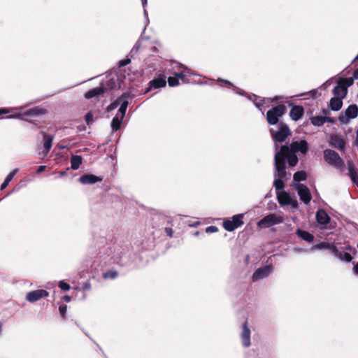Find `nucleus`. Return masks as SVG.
<instances>
[{
	"mask_svg": "<svg viewBox=\"0 0 358 358\" xmlns=\"http://www.w3.org/2000/svg\"><path fill=\"white\" fill-rule=\"evenodd\" d=\"M308 150L309 145L306 140L293 141L289 145H282L280 149L276 151L274 161H276L280 170L282 168L283 164H286L287 160L289 165L293 167L299 162L296 153L305 155L308 152Z\"/></svg>",
	"mask_w": 358,
	"mask_h": 358,
	"instance_id": "nucleus-1",
	"label": "nucleus"
},
{
	"mask_svg": "<svg viewBox=\"0 0 358 358\" xmlns=\"http://www.w3.org/2000/svg\"><path fill=\"white\" fill-rule=\"evenodd\" d=\"M320 248H327L331 250L333 255L347 262H350L353 256L357 253V250L350 245L345 246L343 250H338L335 245L329 243H322L317 246Z\"/></svg>",
	"mask_w": 358,
	"mask_h": 358,
	"instance_id": "nucleus-2",
	"label": "nucleus"
},
{
	"mask_svg": "<svg viewBox=\"0 0 358 358\" xmlns=\"http://www.w3.org/2000/svg\"><path fill=\"white\" fill-rule=\"evenodd\" d=\"M273 140L275 142V150L278 148L276 143H282L291 135L290 129L287 124L280 122L277 126V129L271 128L269 129Z\"/></svg>",
	"mask_w": 358,
	"mask_h": 358,
	"instance_id": "nucleus-3",
	"label": "nucleus"
},
{
	"mask_svg": "<svg viewBox=\"0 0 358 358\" xmlns=\"http://www.w3.org/2000/svg\"><path fill=\"white\" fill-rule=\"evenodd\" d=\"M286 112V106L283 104H280L271 108L266 113V120L269 124L276 125L281 122L280 118L284 115Z\"/></svg>",
	"mask_w": 358,
	"mask_h": 358,
	"instance_id": "nucleus-4",
	"label": "nucleus"
},
{
	"mask_svg": "<svg viewBox=\"0 0 358 358\" xmlns=\"http://www.w3.org/2000/svg\"><path fill=\"white\" fill-rule=\"evenodd\" d=\"M324 160L331 166L337 168L343 169L344 167V162L341 158L337 152L334 150L327 149L324 151Z\"/></svg>",
	"mask_w": 358,
	"mask_h": 358,
	"instance_id": "nucleus-5",
	"label": "nucleus"
},
{
	"mask_svg": "<svg viewBox=\"0 0 358 358\" xmlns=\"http://www.w3.org/2000/svg\"><path fill=\"white\" fill-rule=\"evenodd\" d=\"M286 164H283V166L280 171L278 164H276V161H275V180L273 182V186L277 190L282 189L285 187L283 179L286 178Z\"/></svg>",
	"mask_w": 358,
	"mask_h": 358,
	"instance_id": "nucleus-6",
	"label": "nucleus"
},
{
	"mask_svg": "<svg viewBox=\"0 0 358 358\" xmlns=\"http://www.w3.org/2000/svg\"><path fill=\"white\" fill-rule=\"evenodd\" d=\"M283 217L275 213H271L257 222V226L259 227L268 228L271 226L280 224L283 222Z\"/></svg>",
	"mask_w": 358,
	"mask_h": 358,
	"instance_id": "nucleus-7",
	"label": "nucleus"
},
{
	"mask_svg": "<svg viewBox=\"0 0 358 358\" xmlns=\"http://www.w3.org/2000/svg\"><path fill=\"white\" fill-rule=\"evenodd\" d=\"M358 115V106L356 104L350 105L344 113H341L338 120L341 123L345 124L349 122L350 119H354Z\"/></svg>",
	"mask_w": 358,
	"mask_h": 358,
	"instance_id": "nucleus-8",
	"label": "nucleus"
},
{
	"mask_svg": "<svg viewBox=\"0 0 358 358\" xmlns=\"http://www.w3.org/2000/svg\"><path fill=\"white\" fill-rule=\"evenodd\" d=\"M294 189L297 191L300 200L305 204H308L311 199L312 196L308 187L301 183L294 185Z\"/></svg>",
	"mask_w": 358,
	"mask_h": 358,
	"instance_id": "nucleus-9",
	"label": "nucleus"
},
{
	"mask_svg": "<svg viewBox=\"0 0 358 358\" xmlns=\"http://www.w3.org/2000/svg\"><path fill=\"white\" fill-rule=\"evenodd\" d=\"M243 224V215H236L232 217L231 220H227L223 222V227L228 231H233Z\"/></svg>",
	"mask_w": 358,
	"mask_h": 358,
	"instance_id": "nucleus-10",
	"label": "nucleus"
},
{
	"mask_svg": "<svg viewBox=\"0 0 358 358\" xmlns=\"http://www.w3.org/2000/svg\"><path fill=\"white\" fill-rule=\"evenodd\" d=\"M49 293L45 289H36L29 292L26 295V299L31 302L34 303L42 298L47 297Z\"/></svg>",
	"mask_w": 358,
	"mask_h": 358,
	"instance_id": "nucleus-11",
	"label": "nucleus"
},
{
	"mask_svg": "<svg viewBox=\"0 0 358 358\" xmlns=\"http://www.w3.org/2000/svg\"><path fill=\"white\" fill-rule=\"evenodd\" d=\"M103 180V178L101 176H96L93 174H85L80 177L79 181L83 185L94 184L97 182Z\"/></svg>",
	"mask_w": 358,
	"mask_h": 358,
	"instance_id": "nucleus-12",
	"label": "nucleus"
},
{
	"mask_svg": "<svg viewBox=\"0 0 358 358\" xmlns=\"http://www.w3.org/2000/svg\"><path fill=\"white\" fill-rule=\"evenodd\" d=\"M271 270H272V268L269 266H266L258 268L257 270H256L255 271V273L252 275L253 281H256L259 279L267 277L271 272Z\"/></svg>",
	"mask_w": 358,
	"mask_h": 358,
	"instance_id": "nucleus-13",
	"label": "nucleus"
},
{
	"mask_svg": "<svg viewBox=\"0 0 358 358\" xmlns=\"http://www.w3.org/2000/svg\"><path fill=\"white\" fill-rule=\"evenodd\" d=\"M242 343L244 347H249L250 343V330L248 327V322L245 321L243 324V331L241 335Z\"/></svg>",
	"mask_w": 358,
	"mask_h": 358,
	"instance_id": "nucleus-14",
	"label": "nucleus"
},
{
	"mask_svg": "<svg viewBox=\"0 0 358 358\" xmlns=\"http://www.w3.org/2000/svg\"><path fill=\"white\" fill-rule=\"evenodd\" d=\"M166 77L164 75H160L158 78L153 79L150 82V86L148 89V91L151 89H157L160 87H164L166 85Z\"/></svg>",
	"mask_w": 358,
	"mask_h": 358,
	"instance_id": "nucleus-15",
	"label": "nucleus"
},
{
	"mask_svg": "<svg viewBox=\"0 0 358 358\" xmlns=\"http://www.w3.org/2000/svg\"><path fill=\"white\" fill-rule=\"evenodd\" d=\"M330 143L334 148L339 150L340 151H345V143L341 137L337 135L331 136Z\"/></svg>",
	"mask_w": 358,
	"mask_h": 358,
	"instance_id": "nucleus-16",
	"label": "nucleus"
},
{
	"mask_svg": "<svg viewBox=\"0 0 358 358\" xmlns=\"http://www.w3.org/2000/svg\"><path fill=\"white\" fill-rule=\"evenodd\" d=\"M316 220L319 224L326 225L330 221V217L323 209H319L316 213Z\"/></svg>",
	"mask_w": 358,
	"mask_h": 358,
	"instance_id": "nucleus-17",
	"label": "nucleus"
},
{
	"mask_svg": "<svg viewBox=\"0 0 358 358\" xmlns=\"http://www.w3.org/2000/svg\"><path fill=\"white\" fill-rule=\"evenodd\" d=\"M303 113L304 110L302 106H294L290 110L289 116L292 120L297 121L302 117Z\"/></svg>",
	"mask_w": 358,
	"mask_h": 358,
	"instance_id": "nucleus-18",
	"label": "nucleus"
},
{
	"mask_svg": "<svg viewBox=\"0 0 358 358\" xmlns=\"http://www.w3.org/2000/svg\"><path fill=\"white\" fill-rule=\"evenodd\" d=\"M46 113V110L39 107L36 106L32 108H30L27 110L24 113V115L25 116H32V117H38L40 115H44Z\"/></svg>",
	"mask_w": 358,
	"mask_h": 358,
	"instance_id": "nucleus-19",
	"label": "nucleus"
},
{
	"mask_svg": "<svg viewBox=\"0 0 358 358\" xmlns=\"http://www.w3.org/2000/svg\"><path fill=\"white\" fill-rule=\"evenodd\" d=\"M348 176L351 178L352 182L358 185V176L356 168L352 162H348Z\"/></svg>",
	"mask_w": 358,
	"mask_h": 358,
	"instance_id": "nucleus-20",
	"label": "nucleus"
},
{
	"mask_svg": "<svg viewBox=\"0 0 358 358\" xmlns=\"http://www.w3.org/2000/svg\"><path fill=\"white\" fill-rule=\"evenodd\" d=\"M43 136V146L45 148V154L44 155H47V154L50 152L51 147H52V143L53 141V136L49 134H47L44 131L41 132Z\"/></svg>",
	"mask_w": 358,
	"mask_h": 358,
	"instance_id": "nucleus-21",
	"label": "nucleus"
},
{
	"mask_svg": "<svg viewBox=\"0 0 358 358\" xmlns=\"http://www.w3.org/2000/svg\"><path fill=\"white\" fill-rule=\"evenodd\" d=\"M128 100L125 94L121 96V102L120 103V107L117 111V113L115 115H119L120 117H124L125 113L128 106Z\"/></svg>",
	"mask_w": 358,
	"mask_h": 358,
	"instance_id": "nucleus-22",
	"label": "nucleus"
},
{
	"mask_svg": "<svg viewBox=\"0 0 358 358\" xmlns=\"http://www.w3.org/2000/svg\"><path fill=\"white\" fill-rule=\"evenodd\" d=\"M333 93L334 94V97L343 99L347 95L348 90L345 89V87H343L342 85L338 83V85L334 87Z\"/></svg>",
	"mask_w": 358,
	"mask_h": 358,
	"instance_id": "nucleus-23",
	"label": "nucleus"
},
{
	"mask_svg": "<svg viewBox=\"0 0 358 358\" xmlns=\"http://www.w3.org/2000/svg\"><path fill=\"white\" fill-rule=\"evenodd\" d=\"M106 92V89L103 87H99L93 88L89 90L85 95V98L91 99L95 96H99V95L103 94Z\"/></svg>",
	"mask_w": 358,
	"mask_h": 358,
	"instance_id": "nucleus-24",
	"label": "nucleus"
},
{
	"mask_svg": "<svg viewBox=\"0 0 358 358\" xmlns=\"http://www.w3.org/2000/svg\"><path fill=\"white\" fill-rule=\"evenodd\" d=\"M296 234L299 237H300L301 239L308 242L311 243L314 240V236L313 234L309 233L308 231H303L302 229H298L296 230Z\"/></svg>",
	"mask_w": 358,
	"mask_h": 358,
	"instance_id": "nucleus-25",
	"label": "nucleus"
},
{
	"mask_svg": "<svg viewBox=\"0 0 358 358\" xmlns=\"http://www.w3.org/2000/svg\"><path fill=\"white\" fill-rule=\"evenodd\" d=\"M343 106V99L338 97H333L330 100L329 107L332 110H339Z\"/></svg>",
	"mask_w": 358,
	"mask_h": 358,
	"instance_id": "nucleus-26",
	"label": "nucleus"
},
{
	"mask_svg": "<svg viewBox=\"0 0 358 358\" xmlns=\"http://www.w3.org/2000/svg\"><path fill=\"white\" fill-rule=\"evenodd\" d=\"M82 157L79 155H73L71 159V168L77 170L82 164Z\"/></svg>",
	"mask_w": 358,
	"mask_h": 358,
	"instance_id": "nucleus-27",
	"label": "nucleus"
},
{
	"mask_svg": "<svg viewBox=\"0 0 358 358\" xmlns=\"http://www.w3.org/2000/svg\"><path fill=\"white\" fill-rule=\"evenodd\" d=\"M291 196L286 192H282L278 196V200L280 205L288 206Z\"/></svg>",
	"mask_w": 358,
	"mask_h": 358,
	"instance_id": "nucleus-28",
	"label": "nucleus"
},
{
	"mask_svg": "<svg viewBox=\"0 0 358 358\" xmlns=\"http://www.w3.org/2000/svg\"><path fill=\"white\" fill-rule=\"evenodd\" d=\"M123 119V117H120L119 115H115L113 117L111 122V127L113 130L117 131L120 128Z\"/></svg>",
	"mask_w": 358,
	"mask_h": 358,
	"instance_id": "nucleus-29",
	"label": "nucleus"
},
{
	"mask_svg": "<svg viewBox=\"0 0 358 358\" xmlns=\"http://www.w3.org/2000/svg\"><path fill=\"white\" fill-rule=\"evenodd\" d=\"M18 171V169H15L12 171L5 178L3 182L1 185V189H5L10 182L12 180V179L14 178V176L17 174Z\"/></svg>",
	"mask_w": 358,
	"mask_h": 358,
	"instance_id": "nucleus-30",
	"label": "nucleus"
},
{
	"mask_svg": "<svg viewBox=\"0 0 358 358\" xmlns=\"http://www.w3.org/2000/svg\"><path fill=\"white\" fill-rule=\"evenodd\" d=\"M251 100L254 102L256 107L259 110H262V107L264 104L265 99H262L261 97L257 96L255 94L252 95V98H250Z\"/></svg>",
	"mask_w": 358,
	"mask_h": 358,
	"instance_id": "nucleus-31",
	"label": "nucleus"
},
{
	"mask_svg": "<svg viewBox=\"0 0 358 358\" xmlns=\"http://www.w3.org/2000/svg\"><path fill=\"white\" fill-rule=\"evenodd\" d=\"M311 124L320 127L325 123L324 116H314L310 118Z\"/></svg>",
	"mask_w": 358,
	"mask_h": 358,
	"instance_id": "nucleus-32",
	"label": "nucleus"
},
{
	"mask_svg": "<svg viewBox=\"0 0 358 358\" xmlns=\"http://www.w3.org/2000/svg\"><path fill=\"white\" fill-rule=\"evenodd\" d=\"M307 174L305 171H297L294 174L293 178L295 182H300L306 180Z\"/></svg>",
	"mask_w": 358,
	"mask_h": 358,
	"instance_id": "nucleus-33",
	"label": "nucleus"
},
{
	"mask_svg": "<svg viewBox=\"0 0 358 358\" xmlns=\"http://www.w3.org/2000/svg\"><path fill=\"white\" fill-rule=\"evenodd\" d=\"M338 83L342 85L343 87H345V89L348 90V87H350L351 85H353L354 79L352 77L351 78H344V79L341 80Z\"/></svg>",
	"mask_w": 358,
	"mask_h": 358,
	"instance_id": "nucleus-34",
	"label": "nucleus"
},
{
	"mask_svg": "<svg viewBox=\"0 0 358 358\" xmlns=\"http://www.w3.org/2000/svg\"><path fill=\"white\" fill-rule=\"evenodd\" d=\"M121 102V96H120L119 98L117 99L116 101H115L114 102H113L112 103H110L108 107H107V111L108 112H110L113 110H115L119 105H120V103Z\"/></svg>",
	"mask_w": 358,
	"mask_h": 358,
	"instance_id": "nucleus-35",
	"label": "nucleus"
},
{
	"mask_svg": "<svg viewBox=\"0 0 358 358\" xmlns=\"http://www.w3.org/2000/svg\"><path fill=\"white\" fill-rule=\"evenodd\" d=\"M168 83L170 87H176L179 85V80L176 76L173 77L170 76L168 78Z\"/></svg>",
	"mask_w": 358,
	"mask_h": 358,
	"instance_id": "nucleus-36",
	"label": "nucleus"
},
{
	"mask_svg": "<svg viewBox=\"0 0 358 358\" xmlns=\"http://www.w3.org/2000/svg\"><path fill=\"white\" fill-rule=\"evenodd\" d=\"M59 288L63 291H69L70 289V285L64 281H60L59 283Z\"/></svg>",
	"mask_w": 358,
	"mask_h": 358,
	"instance_id": "nucleus-37",
	"label": "nucleus"
},
{
	"mask_svg": "<svg viewBox=\"0 0 358 358\" xmlns=\"http://www.w3.org/2000/svg\"><path fill=\"white\" fill-rule=\"evenodd\" d=\"M85 121L88 125L93 122V114L92 112H88L85 115Z\"/></svg>",
	"mask_w": 358,
	"mask_h": 358,
	"instance_id": "nucleus-38",
	"label": "nucleus"
},
{
	"mask_svg": "<svg viewBox=\"0 0 358 358\" xmlns=\"http://www.w3.org/2000/svg\"><path fill=\"white\" fill-rule=\"evenodd\" d=\"M117 276V273L116 271H108L106 273H105L104 277L105 278H115Z\"/></svg>",
	"mask_w": 358,
	"mask_h": 358,
	"instance_id": "nucleus-39",
	"label": "nucleus"
},
{
	"mask_svg": "<svg viewBox=\"0 0 358 358\" xmlns=\"http://www.w3.org/2000/svg\"><path fill=\"white\" fill-rule=\"evenodd\" d=\"M174 76H176L178 79L182 80L184 83L186 82L185 80V74L183 72H179V73H175Z\"/></svg>",
	"mask_w": 358,
	"mask_h": 358,
	"instance_id": "nucleus-40",
	"label": "nucleus"
},
{
	"mask_svg": "<svg viewBox=\"0 0 358 358\" xmlns=\"http://www.w3.org/2000/svg\"><path fill=\"white\" fill-rule=\"evenodd\" d=\"M59 313H60L61 315L63 317H64V316H65V315L66 313V311H67L66 306H59Z\"/></svg>",
	"mask_w": 358,
	"mask_h": 358,
	"instance_id": "nucleus-41",
	"label": "nucleus"
},
{
	"mask_svg": "<svg viewBox=\"0 0 358 358\" xmlns=\"http://www.w3.org/2000/svg\"><path fill=\"white\" fill-rule=\"evenodd\" d=\"M288 206H291L292 208H296L298 207V201H296V199H292L291 197Z\"/></svg>",
	"mask_w": 358,
	"mask_h": 358,
	"instance_id": "nucleus-42",
	"label": "nucleus"
},
{
	"mask_svg": "<svg viewBox=\"0 0 358 358\" xmlns=\"http://www.w3.org/2000/svg\"><path fill=\"white\" fill-rule=\"evenodd\" d=\"M217 231V228L215 226H210L206 229L207 233H214Z\"/></svg>",
	"mask_w": 358,
	"mask_h": 358,
	"instance_id": "nucleus-43",
	"label": "nucleus"
},
{
	"mask_svg": "<svg viewBox=\"0 0 358 358\" xmlns=\"http://www.w3.org/2000/svg\"><path fill=\"white\" fill-rule=\"evenodd\" d=\"M165 231L169 236L172 237L173 230L171 228H169V227L165 228Z\"/></svg>",
	"mask_w": 358,
	"mask_h": 358,
	"instance_id": "nucleus-44",
	"label": "nucleus"
},
{
	"mask_svg": "<svg viewBox=\"0 0 358 358\" xmlns=\"http://www.w3.org/2000/svg\"><path fill=\"white\" fill-rule=\"evenodd\" d=\"M324 119H325V122H331V123L335 122V120L332 117H324Z\"/></svg>",
	"mask_w": 358,
	"mask_h": 358,
	"instance_id": "nucleus-45",
	"label": "nucleus"
},
{
	"mask_svg": "<svg viewBox=\"0 0 358 358\" xmlns=\"http://www.w3.org/2000/svg\"><path fill=\"white\" fill-rule=\"evenodd\" d=\"M352 78H353L354 80L358 79V69H357L356 70L354 71Z\"/></svg>",
	"mask_w": 358,
	"mask_h": 358,
	"instance_id": "nucleus-46",
	"label": "nucleus"
},
{
	"mask_svg": "<svg viewBox=\"0 0 358 358\" xmlns=\"http://www.w3.org/2000/svg\"><path fill=\"white\" fill-rule=\"evenodd\" d=\"M10 112V110L8 109H6V108H1L0 109V115H3V114H6V113H8Z\"/></svg>",
	"mask_w": 358,
	"mask_h": 358,
	"instance_id": "nucleus-47",
	"label": "nucleus"
},
{
	"mask_svg": "<svg viewBox=\"0 0 358 358\" xmlns=\"http://www.w3.org/2000/svg\"><path fill=\"white\" fill-rule=\"evenodd\" d=\"M45 169V166H40L37 170V173L43 172Z\"/></svg>",
	"mask_w": 358,
	"mask_h": 358,
	"instance_id": "nucleus-48",
	"label": "nucleus"
},
{
	"mask_svg": "<svg viewBox=\"0 0 358 358\" xmlns=\"http://www.w3.org/2000/svg\"><path fill=\"white\" fill-rule=\"evenodd\" d=\"M353 270L355 273L358 275V262L354 265Z\"/></svg>",
	"mask_w": 358,
	"mask_h": 358,
	"instance_id": "nucleus-49",
	"label": "nucleus"
},
{
	"mask_svg": "<svg viewBox=\"0 0 358 358\" xmlns=\"http://www.w3.org/2000/svg\"><path fill=\"white\" fill-rule=\"evenodd\" d=\"M220 81L228 85L230 87L233 86V85L228 80H220Z\"/></svg>",
	"mask_w": 358,
	"mask_h": 358,
	"instance_id": "nucleus-50",
	"label": "nucleus"
},
{
	"mask_svg": "<svg viewBox=\"0 0 358 358\" xmlns=\"http://www.w3.org/2000/svg\"><path fill=\"white\" fill-rule=\"evenodd\" d=\"M278 99V96H275L273 99H270V98H268L266 99V100L268 101V102H271V101H277Z\"/></svg>",
	"mask_w": 358,
	"mask_h": 358,
	"instance_id": "nucleus-51",
	"label": "nucleus"
},
{
	"mask_svg": "<svg viewBox=\"0 0 358 358\" xmlns=\"http://www.w3.org/2000/svg\"><path fill=\"white\" fill-rule=\"evenodd\" d=\"M64 300H65L66 301H70V300H71V297H70V296H65L64 297Z\"/></svg>",
	"mask_w": 358,
	"mask_h": 358,
	"instance_id": "nucleus-52",
	"label": "nucleus"
},
{
	"mask_svg": "<svg viewBox=\"0 0 358 358\" xmlns=\"http://www.w3.org/2000/svg\"><path fill=\"white\" fill-rule=\"evenodd\" d=\"M21 115H10V116H8L7 117L8 118H13V117H20Z\"/></svg>",
	"mask_w": 358,
	"mask_h": 358,
	"instance_id": "nucleus-53",
	"label": "nucleus"
},
{
	"mask_svg": "<svg viewBox=\"0 0 358 358\" xmlns=\"http://www.w3.org/2000/svg\"><path fill=\"white\" fill-rule=\"evenodd\" d=\"M143 6L147 3V0H141Z\"/></svg>",
	"mask_w": 358,
	"mask_h": 358,
	"instance_id": "nucleus-54",
	"label": "nucleus"
},
{
	"mask_svg": "<svg viewBox=\"0 0 358 358\" xmlns=\"http://www.w3.org/2000/svg\"><path fill=\"white\" fill-rule=\"evenodd\" d=\"M357 60H358V55H357V57L354 59V60H353V61H354V62H355V61H357Z\"/></svg>",
	"mask_w": 358,
	"mask_h": 358,
	"instance_id": "nucleus-55",
	"label": "nucleus"
},
{
	"mask_svg": "<svg viewBox=\"0 0 358 358\" xmlns=\"http://www.w3.org/2000/svg\"><path fill=\"white\" fill-rule=\"evenodd\" d=\"M134 48H136V50H138V48H139V46H138V45H137L136 44V45H134Z\"/></svg>",
	"mask_w": 358,
	"mask_h": 358,
	"instance_id": "nucleus-56",
	"label": "nucleus"
},
{
	"mask_svg": "<svg viewBox=\"0 0 358 358\" xmlns=\"http://www.w3.org/2000/svg\"><path fill=\"white\" fill-rule=\"evenodd\" d=\"M180 66H181L182 68H183V69H186V67H185V66L182 65V64H180Z\"/></svg>",
	"mask_w": 358,
	"mask_h": 358,
	"instance_id": "nucleus-57",
	"label": "nucleus"
},
{
	"mask_svg": "<svg viewBox=\"0 0 358 358\" xmlns=\"http://www.w3.org/2000/svg\"><path fill=\"white\" fill-rule=\"evenodd\" d=\"M85 287H86V288H88V287H90V285H88V286H87V285H85Z\"/></svg>",
	"mask_w": 358,
	"mask_h": 358,
	"instance_id": "nucleus-58",
	"label": "nucleus"
},
{
	"mask_svg": "<svg viewBox=\"0 0 358 358\" xmlns=\"http://www.w3.org/2000/svg\"><path fill=\"white\" fill-rule=\"evenodd\" d=\"M357 98H358V94H357Z\"/></svg>",
	"mask_w": 358,
	"mask_h": 358,
	"instance_id": "nucleus-59",
	"label": "nucleus"
}]
</instances>
